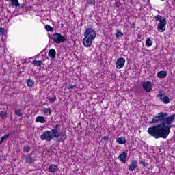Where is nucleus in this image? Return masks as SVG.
I'll list each match as a JSON object with an SVG mask.
<instances>
[{"label": "nucleus", "instance_id": "nucleus-1", "mask_svg": "<svg viewBox=\"0 0 175 175\" xmlns=\"http://www.w3.org/2000/svg\"><path fill=\"white\" fill-rule=\"evenodd\" d=\"M175 113L169 116L167 112H159L155 117L150 122V124H154L155 122H162L163 127L164 128V132L166 137L169 136L170 133V129L175 128V126L172 124L174 122Z\"/></svg>", "mask_w": 175, "mask_h": 175}, {"label": "nucleus", "instance_id": "nucleus-2", "mask_svg": "<svg viewBox=\"0 0 175 175\" xmlns=\"http://www.w3.org/2000/svg\"><path fill=\"white\" fill-rule=\"evenodd\" d=\"M154 124H158L148 129V135L152 136L154 139H160V137L166 139L167 137L162 122H155Z\"/></svg>", "mask_w": 175, "mask_h": 175}, {"label": "nucleus", "instance_id": "nucleus-3", "mask_svg": "<svg viewBox=\"0 0 175 175\" xmlns=\"http://www.w3.org/2000/svg\"><path fill=\"white\" fill-rule=\"evenodd\" d=\"M53 36L51 39H53L54 43H57V44H61V43H64V42L66 40V38L59 33H54Z\"/></svg>", "mask_w": 175, "mask_h": 175}, {"label": "nucleus", "instance_id": "nucleus-4", "mask_svg": "<svg viewBox=\"0 0 175 175\" xmlns=\"http://www.w3.org/2000/svg\"><path fill=\"white\" fill-rule=\"evenodd\" d=\"M51 132L52 133V136L55 139L59 137V136H61V125L59 124H57L55 126L51 129Z\"/></svg>", "mask_w": 175, "mask_h": 175}, {"label": "nucleus", "instance_id": "nucleus-5", "mask_svg": "<svg viewBox=\"0 0 175 175\" xmlns=\"http://www.w3.org/2000/svg\"><path fill=\"white\" fill-rule=\"evenodd\" d=\"M54 137H53V134L51 131H45L43 134L40 135L41 140H46V142H51Z\"/></svg>", "mask_w": 175, "mask_h": 175}, {"label": "nucleus", "instance_id": "nucleus-6", "mask_svg": "<svg viewBox=\"0 0 175 175\" xmlns=\"http://www.w3.org/2000/svg\"><path fill=\"white\" fill-rule=\"evenodd\" d=\"M157 98H159L160 102H163L164 105H168V103H170V98L169 96H166L165 93H162V92H159L157 94Z\"/></svg>", "mask_w": 175, "mask_h": 175}, {"label": "nucleus", "instance_id": "nucleus-7", "mask_svg": "<svg viewBox=\"0 0 175 175\" xmlns=\"http://www.w3.org/2000/svg\"><path fill=\"white\" fill-rule=\"evenodd\" d=\"M85 38H89L90 39H95L96 38V33L92 28H88L84 33Z\"/></svg>", "mask_w": 175, "mask_h": 175}, {"label": "nucleus", "instance_id": "nucleus-8", "mask_svg": "<svg viewBox=\"0 0 175 175\" xmlns=\"http://www.w3.org/2000/svg\"><path fill=\"white\" fill-rule=\"evenodd\" d=\"M142 87L146 92H151L152 90V83L150 81H144L142 83Z\"/></svg>", "mask_w": 175, "mask_h": 175}, {"label": "nucleus", "instance_id": "nucleus-9", "mask_svg": "<svg viewBox=\"0 0 175 175\" xmlns=\"http://www.w3.org/2000/svg\"><path fill=\"white\" fill-rule=\"evenodd\" d=\"M166 19H163V21H161V23H159V25L157 26L159 32H165V31H166Z\"/></svg>", "mask_w": 175, "mask_h": 175}, {"label": "nucleus", "instance_id": "nucleus-10", "mask_svg": "<svg viewBox=\"0 0 175 175\" xmlns=\"http://www.w3.org/2000/svg\"><path fill=\"white\" fill-rule=\"evenodd\" d=\"M124 65H125V59H124V57H120L117 59L116 62V66L117 69H122Z\"/></svg>", "mask_w": 175, "mask_h": 175}, {"label": "nucleus", "instance_id": "nucleus-11", "mask_svg": "<svg viewBox=\"0 0 175 175\" xmlns=\"http://www.w3.org/2000/svg\"><path fill=\"white\" fill-rule=\"evenodd\" d=\"M92 38H89V37H85L83 40V46L85 47H91L92 46Z\"/></svg>", "mask_w": 175, "mask_h": 175}, {"label": "nucleus", "instance_id": "nucleus-12", "mask_svg": "<svg viewBox=\"0 0 175 175\" xmlns=\"http://www.w3.org/2000/svg\"><path fill=\"white\" fill-rule=\"evenodd\" d=\"M129 169L131 172H133L135 169H137V161L136 160H132L129 165Z\"/></svg>", "mask_w": 175, "mask_h": 175}, {"label": "nucleus", "instance_id": "nucleus-13", "mask_svg": "<svg viewBox=\"0 0 175 175\" xmlns=\"http://www.w3.org/2000/svg\"><path fill=\"white\" fill-rule=\"evenodd\" d=\"M126 157H128V152H123L120 155L118 156V159L119 161L122 162V163H126Z\"/></svg>", "mask_w": 175, "mask_h": 175}, {"label": "nucleus", "instance_id": "nucleus-14", "mask_svg": "<svg viewBox=\"0 0 175 175\" xmlns=\"http://www.w3.org/2000/svg\"><path fill=\"white\" fill-rule=\"evenodd\" d=\"M25 159H26V162L29 165H33V163H35V158H33V157H32L31 154L27 155Z\"/></svg>", "mask_w": 175, "mask_h": 175}, {"label": "nucleus", "instance_id": "nucleus-15", "mask_svg": "<svg viewBox=\"0 0 175 175\" xmlns=\"http://www.w3.org/2000/svg\"><path fill=\"white\" fill-rule=\"evenodd\" d=\"M58 170V165H54V164H51L49 166V170L48 171L50 173H55Z\"/></svg>", "mask_w": 175, "mask_h": 175}, {"label": "nucleus", "instance_id": "nucleus-16", "mask_svg": "<svg viewBox=\"0 0 175 175\" xmlns=\"http://www.w3.org/2000/svg\"><path fill=\"white\" fill-rule=\"evenodd\" d=\"M56 54L57 51H55V49H51L48 53L49 57H50L52 59H55Z\"/></svg>", "mask_w": 175, "mask_h": 175}, {"label": "nucleus", "instance_id": "nucleus-17", "mask_svg": "<svg viewBox=\"0 0 175 175\" xmlns=\"http://www.w3.org/2000/svg\"><path fill=\"white\" fill-rule=\"evenodd\" d=\"M167 76V73L165 71H160L157 73V77L159 79H165Z\"/></svg>", "mask_w": 175, "mask_h": 175}, {"label": "nucleus", "instance_id": "nucleus-18", "mask_svg": "<svg viewBox=\"0 0 175 175\" xmlns=\"http://www.w3.org/2000/svg\"><path fill=\"white\" fill-rule=\"evenodd\" d=\"M116 142L118 143V144H125V143H126V138L124 137H120L117 139Z\"/></svg>", "mask_w": 175, "mask_h": 175}, {"label": "nucleus", "instance_id": "nucleus-19", "mask_svg": "<svg viewBox=\"0 0 175 175\" xmlns=\"http://www.w3.org/2000/svg\"><path fill=\"white\" fill-rule=\"evenodd\" d=\"M36 122H40L41 124H44V122H46V118H44V117L43 116H38L36 118Z\"/></svg>", "mask_w": 175, "mask_h": 175}, {"label": "nucleus", "instance_id": "nucleus-20", "mask_svg": "<svg viewBox=\"0 0 175 175\" xmlns=\"http://www.w3.org/2000/svg\"><path fill=\"white\" fill-rule=\"evenodd\" d=\"M0 117L1 120H6L8 118V112L4 111H0Z\"/></svg>", "mask_w": 175, "mask_h": 175}, {"label": "nucleus", "instance_id": "nucleus-21", "mask_svg": "<svg viewBox=\"0 0 175 175\" xmlns=\"http://www.w3.org/2000/svg\"><path fill=\"white\" fill-rule=\"evenodd\" d=\"M27 87H33L35 85V81L31 79H27Z\"/></svg>", "mask_w": 175, "mask_h": 175}, {"label": "nucleus", "instance_id": "nucleus-22", "mask_svg": "<svg viewBox=\"0 0 175 175\" xmlns=\"http://www.w3.org/2000/svg\"><path fill=\"white\" fill-rule=\"evenodd\" d=\"M10 136V133L6 134L1 137L0 139V144H2V143L4 142L6 139H8Z\"/></svg>", "mask_w": 175, "mask_h": 175}, {"label": "nucleus", "instance_id": "nucleus-23", "mask_svg": "<svg viewBox=\"0 0 175 175\" xmlns=\"http://www.w3.org/2000/svg\"><path fill=\"white\" fill-rule=\"evenodd\" d=\"M154 20H156V21H159V23H161V21H163V20L166 19L163 18V17H162V16L161 15H157L154 16Z\"/></svg>", "mask_w": 175, "mask_h": 175}, {"label": "nucleus", "instance_id": "nucleus-24", "mask_svg": "<svg viewBox=\"0 0 175 175\" xmlns=\"http://www.w3.org/2000/svg\"><path fill=\"white\" fill-rule=\"evenodd\" d=\"M48 99H49V102H50L51 103H54V102H55V100H57V96L53 95V97H51V96H49L48 97Z\"/></svg>", "mask_w": 175, "mask_h": 175}, {"label": "nucleus", "instance_id": "nucleus-25", "mask_svg": "<svg viewBox=\"0 0 175 175\" xmlns=\"http://www.w3.org/2000/svg\"><path fill=\"white\" fill-rule=\"evenodd\" d=\"M32 64L35 65L36 66H42V60H33L32 62Z\"/></svg>", "mask_w": 175, "mask_h": 175}, {"label": "nucleus", "instance_id": "nucleus-26", "mask_svg": "<svg viewBox=\"0 0 175 175\" xmlns=\"http://www.w3.org/2000/svg\"><path fill=\"white\" fill-rule=\"evenodd\" d=\"M11 4L12 6H20V3L18 2V0H11Z\"/></svg>", "mask_w": 175, "mask_h": 175}, {"label": "nucleus", "instance_id": "nucleus-27", "mask_svg": "<svg viewBox=\"0 0 175 175\" xmlns=\"http://www.w3.org/2000/svg\"><path fill=\"white\" fill-rule=\"evenodd\" d=\"M146 44L148 47H151V46H152V40H151V38H147Z\"/></svg>", "mask_w": 175, "mask_h": 175}, {"label": "nucleus", "instance_id": "nucleus-28", "mask_svg": "<svg viewBox=\"0 0 175 175\" xmlns=\"http://www.w3.org/2000/svg\"><path fill=\"white\" fill-rule=\"evenodd\" d=\"M16 116H18V117H23L24 116V113L21 112V109H18L15 111Z\"/></svg>", "mask_w": 175, "mask_h": 175}, {"label": "nucleus", "instance_id": "nucleus-29", "mask_svg": "<svg viewBox=\"0 0 175 175\" xmlns=\"http://www.w3.org/2000/svg\"><path fill=\"white\" fill-rule=\"evenodd\" d=\"M45 29H46V31L49 32H53V31H54V29L53 28V27L50 26V25H46Z\"/></svg>", "mask_w": 175, "mask_h": 175}, {"label": "nucleus", "instance_id": "nucleus-30", "mask_svg": "<svg viewBox=\"0 0 175 175\" xmlns=\"http://www.w3.org/2000/svg\"><path fill=\"white\" fill-rule=\"evenodd\" d=\"M60 136H62L61 140H66L68 135H66V133H60Z\"/></svg>", "mask_w": 175, "mask_h": 175}, {"label": "nucleus", "instance_id": "nucleus-31", "mask_svg": "<svg viewBox=\"0 0 175 175\" xmlns=\"http://www.w3.org/2000/svg\"><path fill=\"white\" fill-rule=\"evenodd\" d=\"M43 111H44V114H47V113H48L49 114V116L51 115V113H52L51 109H50V108H45V109H44Z\"/></svg>", "mask_w": 175, "mask_h": 175}, {"label": "nucleus", "instance_id": "nucleus-32", "mask_svg": "<svg viewBox=\"0 0 175 175\" xmlns=\"http://www.w3.org/2000/svg\"><path fill=\"white\" fill-rule=\"evenodd\" d=\"M23 151L24 152H29L31 151V148L28 146H25L23 147Z\"/></svg>", "mask_w": 175, "mask_h": 175}, {"label": "nucleus", "instance_id": "nucleus-33", "mask_svg": "<svg viewBox=\"0 0 175 175\" xmlns=\"http://www.w3.org/2000/svg\"><path fill=\"white\" fill-rule=\"evenodd\" d=\"M139 163L144 166V167H146V166H148V163H146L144 161H139Z\"/></svg>", "mask_w": 175, "mask_h": 175}, {"label": "nucleus", "instance_id": "nucleus-34", "mask_svg": "<svg viewBox=\"0 0 175 175\" xmlns=\"http://www.w3.org/2000/svg\"><path fill=\"white\" fill-rule=\"evenodd\" d=\"M124 36V33L118 31L116 32V38H120V36Z\"/></svg>", "mask_w": 175, "mask_h": 175}, {"label": "nucleus", "instance_id": "nucleus-35", "mask_svg": "<svg viewBox=\"0 0 175 175\" xmlns=\"http://www.w3.org/2000/svg\"><path fill=\"white\" fill-rule=\"evenodd\" d=\"M115 8H120V6H121V3L120 2H116L114 4Z\"/></svg>", "mask_w": 175, "mask_h": 175}, {"label": "nucleus", "instance_id": "nucleus-36", "mask_svg": "<svg viewBox=\"0 0 175 175\" xmlns=\"http://www.w3.org/2000/svg\"><path fill=\"white\" fill-rule=\"evenodd\" d=\"M3 32H5V29L0 27V35H3Z\"/></svg>", "mask_w": 175, "mask_h": 175}, {"label": "nucleus", "instance_id": "nucleus-37", "mask_svg": "<svg viewBox=\"0 0 175 175\" xmlns=\"http://www.w3.org/2000/svg\"><path fill=\"white\" fill-rule=\"evenodd\" d=\"M24 6H25V4H20L19 3V5H18L17 7L21 8V9H23L24 8Z\"/></svg>", "mask_w": 175, "mask_h": 175}, {"label": "nucleus", "instance_id": "nucleus-38", "mask_svg": "<svg viewBox=\"0 0 175 175\" xmlns=\"http://www.w3.org/2000/svg\"><path fill=\"white\" fill-rule=\"evenodd\" d=\"M102 139H103V140H109V137H107V136H104V137H102Z\"/></svg>", "mask_w": 175, "mask_h": 175}, {"label": "nucleus", "instance_id": "nucleus-39", "mask_svg": "<svg viewBox=\"0 0 175 175\" xmlns=\"http://www.w3.org/2000/svg\"><path fill=\"white\" fill-rule=\"evenodd\" d=\"M72 88H76V85H70L68 87V90H72Z\"/></svg>", "mask_w": 175, "mask_h": 175}, {"label": "nucleus", "instance_id": "nucleus-40", "mask_svg": "<svg viewBox=\"0 0 175 175\" xmlns=\"http://www.w3.org/2000/svg\"><path fill=\"white\" fill-rule=\"evenodd\" d=\"M88 2L90 3H92V2H95V0H88Z\"/></svg>", "mask_w": 175, "mask_h": 175}, {"label": "nucleus", "instance_id": "nucleus-41", "mask_svg": "<svg viewBox=\"0 0 175 175\" xmlns=\"http://www.w3.org/2000/svg\"><path fill=\"white\" fill-rule=\"evenodd\" d=\"M48 36H49V39H51V38H54V36H50V33L48 34Z\"/></svg>", "mask_w": 175, "mask_h": 175}, {"label": "nucleus", "instance_id": "nucleus-42", "mask_svg": "<svg viewBox=\"0 0 175 175\" xmlns=\"http://www.w3.org/2000/svg\"><path fill=\"white\" fill-rule=\"evenodd\" d=\"M131 28H135V25L133 24V25L131 26Z\"/></svg>", "mask_w": 175, "mask_h": 175}, {"label": "nucleus", "instance_id": "nucleus-43", "mask_svg": "<svg viewBox=\"0 0 175 175\" xmlns=\"http://www.w3.org/2000/svg\"><path fill=\"white\" fill-rule=\"evenodd\" d=\"M8 2H12V0H6Z\"/></svg>", "mask_w": 175, "mask_h": 175}, {"label": "nucleus", "instance_id": "nucleus-44", "mask_svg": "<svg viewBox=\"0 0 175 175\" xmlns=\"http://www.w3.org/2000/svg\"><path fill=\"white\" fill-rule=\"evenodd\" d=\"M161 1H165V0H161Z\"/></svg>", "mask_w": 175, "mask_h": 175}]
</instances>
